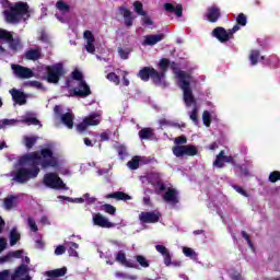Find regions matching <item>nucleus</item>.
<instances>
[{"mask_svg": "<svg viewBox=\"0 0 280 280\" xmlns=\"http://www.w3.org/2000/svg\"><path fill=\"white\" fill-rule=\"evenodd\" d=\"M106 79L109 82H113L116 86H119V84H121V79H119V75H117V73H115V72H109L106 75Z\"/></svg>", "mask_w": 280, "mask_h": 280, "instance_id": "nucleus-35", "label": "nucleus"}, {"mask_svg": "<svg viewBox=\"0 0 280 280\" xmlns=\"http://www.w3.org/2000/svg\"><path fill=\"white\" fill-rule=\"evenodd\" d=\"M135 10L137 12V14H140V16H145V11H143V3L136 1L133 3Z\"/></svg>", "mask_w": 280, "mask_h": 280, "instance_id": "nucleus-43", "label": "nucleus"}, {"mask_svg": "<svg viewBox=\"0 0 280 280\" xmlns=\"http://www.w3.org/2000/svg\"><path fill=\"white\" fill-rule=\"evenodd\" d=\"M83 198H85L88 205H95V201L97 200L95 197H91L89 192L84 194Z\"/></svg>", "mask_w": 280, "mask_h": 280, "instance_id": "nucleus-61", "label": "nucleus"}, {"mask_svg": "<svg viewBox=\"0 0 280 280\" xmlns=\"http://www.w3.org/2000/svg\"><path fill=\"white\" fill-rule=\"evenodd\" d=\"M72 80H77L78 82H84V74L80 70H74L71 73Z\"/></svg>", "mask_w": 280, "mask_h": 280, "instance_id": "nucleus-44", "label": "nucleus"}, {"mask_svg": "<svg viewBox=\"0 0 280 280\" xmlns=\"http://www.w3.org/2000/svg\"><path fill=\"white\" fill-rule=\"evenodd\" d=\"M191 121H194V124H198V107H194L190 115H189Z\"/></svg>", "mask_w": 280, "mask_h": 280, "instance_id": "nucleus-55", "label": "nucleus"}, {"mask_svg": "<svg viewBox=\"0 0 280 280\" xmlns=\"http://www.w3.org/2000/svg\"><path fill=\"white\" fill-rule=\"evenodd\" d=\"M85 50L89 54H95V42H86Z\"/></svg>", "mask_w": 280, "mask_h": 280, "instance_id": "nucleus-56", "label": "nucleus"}, {"mask_svg": "<svg viewBox=\"0 0 280 280\" xmlns=\"http://www.w3.org/2000/svg\"><path fill=\"white\" fill-rule=\"evenodd\" d=\"M175 143H176V145H185V143H187V137L179 136V137L175 138Z\"/></svg>", "mask_w": 280, "mask_h": 280, "instance_id": "nucleus-60", "label": "nucleus"}, {"mask_svg": "<svg viewBox=\"0 0 280 280\" xmlns=\"http://www.w3.org/2000/svg\"><path fill=\"white\" fill-rule=\"evenodd\" d=\"M36 141H38V137H25L24 138V145L27 150H32L34 145H36Z\"/></svg>", "mask_w": 280, "mask_h": 280, "instance_id": "nucleus-33", "label": "nucleus"}, {"mask_svg": "<svg viewBox=\"0 0 280 280\" xmlns=\"http://www.w3.org/2000/svg\"><path fill=\"white\" fill-rule=\"evenodd\" d=\"M116 261L124 265L126 262V253L118 252L116 255Z\"/></svg>", "mask_w": 280, "mask_h": 280, "instance_id": "nucleus-58", "label": "nucleus"}, {"mask_svg": "<svg viewBox=\"0 0 280 280\" xmlns=\"http://www.w3.org/2000/svg\"><path fill=\"white\" fill-rule=\"evenodd\" d=\"M27 224L33 233H36L38 231V225L36 224V221L34 220V218L28 217Z\"/></svg>", "mask_w": 280, "mask_h": 280, "instance_id": "nucleus-45", "label": "nucleus"}, {"mask_svg": "<svg viewBox=\"0 0 280 280\" xmlns=\"http://www.w3.org/2000/svg\"><path fill=\"white\" fill-rule=\"evenodd\" d=\"M280 180V171H273L269 174V183H278Z\"/></svg>", "mask_w": 280, "mask_h": 280, "instance_id": "nucleus-47", "label": "nucleus"}, {"mask_svg": "<svg viewBox=\"0 0 280 280\" xmlns=\"http://www.w3.org/2000/svg\"><path fill=\"white\" fill-rule=\"evenodd\" d=\"M241 235L247 242L249 248H252V250H255V245H253V241H250V235H248L246 231H242Z\"/></svg>", "mask_w": 280, "mask_h": 280, "instance_id": "nucleus-49", "label": "nucleus"}, {"mask_svg": "<svg viewBox=\"0 0 280 280\" xmlns=\"http://www.w3.org/2000/svg\"><path fill=\"white\" fill-rule=\"evenodd\" d=\"M42 159L44 160L42 161ZM19 163L20 165H28V167H31L18 168L14 175V182L21 185H24V183H27L31 178H36L38 174H40L39 165H42L43 170H47V167H58V160L54 158V151L49 148H44L40 152L35 151L25 154L20 159Z\"/></svg>", "mask_w": 280, "mask_h": 280, "instance_id": "nucleus-1", "label": "nucleus"}, {"mask_svg": "<svg viewBox=\"0 0 280 280\" xmlns=\"http://www.w3.org/2000/svg\"><path fill=\"white\" fill-rule=\"evenodd\" d=\"M232 187L237 191V194H241V196L248 198V192H246V190H244V188H242L241 186L235 185V184H232Z\"/></svg>", "mask_w": 280, "mask_h": 280, "instance_id": "nucleus-57", "label": "nucleus"}, {"mask_svg": "<svg viewBox=\"0 0 280 280\" xmlns=\"http://www.w3.org/2000/svg\"><path fill=\"white\" fill-rule=\"evenodd\" d=\"M69 248H68V254L70 257H78V248H80V245L78 243L74 242H70L68 244Z\"/></svg>", "mask_w": 280, "mask_h": 280, "instance_id": "nucleus-30", "label": "nucleus"}, {"mask_svg": "<svg viewBox=\"0 0 280 280\" xmlns=\"http://www.w3.org/2000/svg\"><path fill=\"white\" fill-rule=\"evenodd\" d=\"M11 68L14 75L20 80H30V78H34V71L27 67L21 65H12Z\"/></svg>", "mask_w": 280, "mask_h": 280, "instance_id": "nucleus-7", "label": "nucleus"}, {"mask_svg": "<svg viewBox=\"0 0 280 280\" xmlns=\"http://www.w3.org/2000/svg\"><path fill=\"white\" fill-rule=\"evenodd\" d=\"M83 38H85L86 43H95V35H93V32L85 31L83 33Z\"/></svg>", "mask_w": 280, "mask_h": 280, "instance_id": "nucleus-51", "label": "nucleus"}, {"mask_svg": "<svg viewBox=\"0 0 280 280\" xmlns=\"http://www.w3.org/2000/svg\"><path fill=\"white\" fill-rule=\"evenodd\" d=\"M14 202H16V197L13 195H10L4 199V209L10 211V209L14 208Z\"/></svg>", "mask_w": 280, "mask_h": 280, "instance_id": "nucleus-31", "label": "nucleus"}, {"mask_svg": "<svg viewBox=\"0 0 280 280\" xmlns=\"http://www.w3.org/2000/svg\"><path fill=\"white\" fill-rule=\"evenodd\" d=\"M248 23V18H246V14L240 13L236 16V24L237 27H246V24Z\"/></svg>", "mask_w": 280, "mask_h": 280, "instance_id": "nucleus-32", "label": "nucleus"}, {"mask_svg": "<svg viewBox=\"0 0 280 280\" xmlns=\"http://www.w3.org/2000/svg\"><path fill=\"white\" fill-rule=\"evenodd\" d=\"M118 54L122 60H128V57L130 56V49H124L121 47L118 48Z\"/></svg>", "mask_w": 280, "mask_h": 280, "instance_id": "nucleus-50", "label": "nucleus"}, {"mask_svg": "<svg viewBox=\"0 0 280 280\" xmlns=\"http://www.w3.org/2000/svg\"><path fill=\"white\" fill-rule=\"evenodd\" d=\"M23 121L27 124V126H38V124H40V120L36 117H27Z\"/></svg>", "mask_w": 280, "mask_h": 280, "instance_id": "nucleus-48", "label": "nucleus"}, {"mask_svg": "<svg viewBox=\"0 0 280 280\" xmlns=\"http://www.w3.org/2000/svg\"><path fill=\"white\" fill-rule=\"evenodd\" d=\"M28 272H30V267H27V265L25 264H22L11 275L12 280L21 279V277H25V275H28Z\"/></svg>", "mask_w": 280, "mask_h": 280, "instance_id": "nucleus-19", "label": "nucleus"}, {"mask_svg": "<svg viewBox=\"0 0 280 280\" xmlns=\"http://www.w3.org/2000/svg\"><path fill=\"white\" fill-rule=\"evenodd\" d=\"M91 93V86L86 84V81H80L78 86L73 89L74 97H89Z\"/></svg>", "mask_w": 280, "mask_h": 280, "instance_id": "nucleus-13", "label": "nucleus"}, {"mask_svg": "<svg viewBox=\"0 0 280 280\" xmlns=\"http://www.w3.org/2000/svg\"><path fill=\"white\" fill-rule=\"evenodd\" d=\"M47 71V82L49 84H58L60 82V79L67 73L65 70V66L60 62L55 63L52 66L46 67Z\"/></svg>", "mask_w": 280, "mask_h": 280, "instance_id": "nucleus-5", "label": "nucleus"}, {"mask_svg": "<svg viewBox=\"0 0 280 280\" xmlns=\"http://www.w3.org/2000/svg\"><path fill=\"white\" fill-rule=\"evenodd\" d=\"M149 180L152 185H156L161 180V173H150Z\"/></svg>", "mask_w": 280, "mask_h": 280, "instance_id": "nucleus-42", "label": "nucleus"}, {"mask_svg": "<svg viewBox=\"0 0 280 280\" xmlns=\"http://www.w3.org/2000/svg\"><path fill=\"white\" fill-rule=\"evenodd\" d=\"M0 280H12V276L10 275L9 269L0 271Z\"/></svg>", "mask_w": 280, "mask_h": 280, "instance_id": "nucleus-54", "label": "nucleus"}, {"mask_svg": "<svg viewBox=\"0 0 280 280\" xmlns=\"http://www.w3.org/2000/svg\"><path fill=\"white\" fill-rule=\"evenodd\" d=\"M213 38H217L219 43H229V34H226V28L222 26H217L212 31Z\"/></svg>", "mask_w": 280, "mask_h": 280, "instance_id": "nucleus-16", "label": "nucleus"}, {"mask_svg": "<svg viewBox=\"0 0 280 280\" xmlns=\"http://www.w3.org/2000/svg\"><path fill=\"white\" fill-rule=\"evenodd\" d=\"M117 152H118V155L120 156V159H124V155L126 154V147H124V145L118 147Z\"/></svg>", "mask_w": 280, "mask_h": 280, "instance_id": "nucleus-64", "label": "nucleus"}, {"mask_svg": "<svg viewBox=\"0 0 280 280\" xmlns=\"http://www.w3.org/2000/svg\"><path fill=\"white\" fill-rule=\"evenodd\" d=\"M121 77H122V85L124 86H130V80L128 79V71L120 70Z\"/></svg>", "mask_w": 280, "mask_h": 280, "instance_id": "nucleus-53", "label": "nucleus"}, {"mask_svg": "<svg viewBox=\"0 0 280 280\" xmlns=\"http://www.w3.org/2000/svg\"><path fill=\"white\" fill-rule=\"evenodd\" d=\"M259 58H260V60H264L266 57L261 56L259 50H252L250 51L249 60H250L252 67H255V65H257V62H259Z\"/></svg>", "mask_w": 280, "mask_h": 280, "instance_id": "nucleus-28", "label": "nucleus"}, {"mask_svg": "<svg viewBox=\"0 0 280 280\" xmlns=\"http://www.w3.org/2000/svg\"><path fill=\"white\" fill-rule=\"evenodd\" d=\"M198 154V148L196 145H185V155L186 156H196Z\"/></svg>", "mask_w": 280, "mask_h": 280, "instance_id": "nucleus-37", "label": "nucleus"}, {"mask_svg": "<svg viewBox=\"0 0 280 280\" xmlns=\"http://www.w3.org/2000/svg\"><path fill=\"white\" fill-rule=\"evenodd\" d=\"M183 253L186 257H194V255H196V252H194L190 247H184Z\"/></svg>", "mask_w": 280, "mask_h": 280, "instance_id": "nucleus-62", "label": "nucleus"}, {"mask_svg": "<svg viewBox=\"0 0 280 280\" xmlns=\"http://www.w3.org/2000/svg\"><path fill=\"white\" fill-rule=\"evenodd\" d=\"M93 224L94 226H100L101 229H113L115 223L109 222L106 217L102 213H96L93 215Z\"/></svg>", "mask_w": 280, "mask_h": 280, "instance_id": "nucleus-14", "label": "nucleus"}, {"mask_svg": "<svg viewBox=\"0 0 280 280\" xmlns=\"http://www.w3.org/2000/svg\"><path fill=\"white\" fill-rule=\"evenodd\" d=\"M155 250L162 255L165 266H180V261L172 262V254L170 253V249L165 247V245H155Z\"/></svg>", "mask_w": 280, "mask_h": 280, "instance_id": "nucleus-10", "label": "nucleus"}, {"mask_svg": "<svg viewBox=\"0 0 280 280\" xmlns=\"http://www.w3.org/2000/svg\"><path fill=\"white\" fill-rule=\"evenodd\" d=\"M178 190L176 188H167L165 194L163 195L164 202H167L168 205H172L173 207H176L178 202H180V199L178 198Z\"/></svg>", "mask_w": 280, "mask_h": 280, "instance_id": "nucleus-11", "label": "nucleus"}, {"mask_svg": "<svg viewBox=\"0 0 280 280\" xmlns=\"http://www.w3.org/2000/svg\"><path fill=\"white\" fill-rule=\"evenodd\" d=\"M241 27L237 26V25H234L232 28L226 31V34H228V40H231V38H233V35L236 33V32H240Z\"/></svg>", "mask_w": 280, "mask_h": 280, "instance_id": "nucleus-52", "label": "nucleus"}, {"mask_svg": "<svg viewBox=\"0 0 280 280\" xmlns=\"http://www.w3.org/2000/svg\"><path fill=\"white\" fill-rule=\"evenodd\" d=\"M43 51V48L36 47L35 49H30L25 52L26 60H33V62H36V60H40V54Z\"/></svg>", "mask_w": 280, "mask_h": 280, "instance_id": "nucleus-21", "label": "nucleus"}, {"mask_svg": "<svg viewBox=\"0 0 280 280\" xmlns=\"http://www.w3.org/2000/svg\"><path fill=\"white\" fill-rule=\"evenodd\" d=\"M171 61L167 58H162L159 62V69H161L162 73H165L167 69H170Z\"/></svg>", "mask_w": 280, "mask_h": 280, "instance_id": "nucleus-40", "label": "nucleus"}, {"mask_svg": "<svg viewBox=\"0 0 280 280\" xmlns=\"http://www.w3.org/2000/svg\"><path fill=\"white\" fill-rule=\"evenodd\" d=\"M139 138L143 141L147 139H152L154 137V129L150 127L142 128L139 132Z\"/></svg>", "mask_w": 280, "mask_h": 280, "instance_id": "nucleus-26", "label": "nucleus"}, {"mask_svg": "<svg viewBox=\"0 0 280 280\" xmlns=\"http://www.w3.org/2000/svg\"><path fill=\"white\" fill-rule=\"evenodd\" d=\"M56 9L61 12V14H69L71 12V5L67 4V2L59 0L56 2Z\"/></svg>", "mask_w": 280, "mask_h": 280, "instance_id": "nucleus-29", "label": "nucleus"}, {"mask_svg": "<svg viewBox=\"0 0 280 280\" xmlns=\"http://www.w3.org/2000/svg\"><path fill=\"white\" fill-rule=\"evenodd\" d=\"M165 38L164 34L156 35H147L144 36L143 45H149L150 47L156 45V43H161Z\"/></svg>", "mask_w": 280, "mask_h": 280, "instance_id": "nucleus-17", "label": "nucleus"}, {"mask_svg": "<svg viewBox=\"0 0 280 280\" xmlns=\"http://www.w3.org/2000/svg\"><path fill=\"white\" fill-rule=\"evenodd\" d=\"M165 12H168L170 14H175L178 18L183 16V4H177L174 7L173 3H165L164 4Z\"/></svg>", "mask_w": 280, "mask_h": 280, "instance_id": "nucleus-18", "label": "nucleus"}, {"mask_svg": "<svg viewBox=\"0 0 280 280\" xmlns=\"http://www.w3.org/2000/svg\"><path fill=\"white\" fill-rule=\"evenodd\" d=\"M9 257H10V259H22L23 258V249L9 252Z\"/></svg>", "mask_w": 280, "mask_h": 280, "instance_id": "nucleus-46", "label": "nucleus"}, {"mask_svg": "<svg viewBox=\"0 0 280 280\" xmlns=\"http://www.w3.org/2000/svg\"><path fill=\"white\" fill-rule=\"evenodd\" d=\"M86 128H89V125L85 119H83V121L77 126L78 132H84L86 131Z\"/></svg>", "mask_w": 280, "mask_h": 280, "instance_id": "nucleus-59", "label": "nucleus"}, {"mask_svg": "<svg viewBox=\"0 0 280 280\" xmlns=\"http://www.w3.org/2000/svg\"><path fill=\"white\" fill-rule=\"evenodd\" d=\"M173 154L177 159H180V156H185V145H175V147H173Z\"/></svg>", "mask_w": 280, "mask_h": 280, "instance_id": "nucleus-38", "label": "nucleus"}, {"mask_svg": "<svg viewBox=\"0 0 280 280\" xmlns=\"http://www.w3.org/2000/svg\"><path fill=\"white\" fill-rule=\"evenodd\" d=\"M9 93L13 102L19 104V106H25V104H27V94H25V92L13 88L9 91Z\"/></svg>", "mask_w": 280, "mask_h": 280, "instance_id": "nucleus-12", "label": "nucleus"}, {"mask_svg": "<svg viewBox=\"0 0 280 280\" xmlns=\"http://www.w3.org/2000/svg\"><path fill=\"white\" fill-rule=\"evenodd\" d=\"M65 275H67L66 267L46 271V276L50 279H58V277H65Z\"/></svg>", "mask_w": 280, "mask_h": 280, "instance_id": "nucleus-24", "label": "nucleus"}, {"mask_svg": "<svg viewBox=\"0 0 280 280\" xmlns=\"http://www.w3.org/2000/svg\"><path fill=\"white\" fill-rule=\"evenodd\" d=\"M65 253H67V247L62 245L57 246L55 249V255H65Z\"/></svg>", "mask_w": 280, "mask_h": 280, "instance_id": "nucleus-63", "label": "nucleus"}, {"mask_svg": "<svg viewBox=\"0 0 280 280\" xmlns=\"http://www.w3.org/2000/svg\"><path fill=\"white\" fill-rule=\"evenodd\" d=\"M120 12L125 19L126 27H132V12H130V10L126 9V7H121Z\"/></svg>", "mask_w": 280, "mask_h": 280, "instance_id": "nucleus-23", "label": "nucleus"}, {"mask_svg": "<svg viewBox=\"0 0 280 280\" xmlns=\"http://www.w3.org/2000/svg\"><path fill=\"white\" fill-rule=\"evenodd\" d=\"M106 198L108 200L114 199V200H122L126 202L127 200H132V197L124 191H115L112 194H107Z\"/></svg>", "mask_w": 280, "mask_h": 280, "instance_id": "nucleus-20", "label": "nucleus"}, {"mask_svg": "<svg viewBox=\"0 0 280 280\" xmlns=\"http://www.w3.org/2000/svg\"><path fill=\"white\" fill-rule=\"evenodd\" d=\"M137 75L142 82H150L151 79L156 86H163V81L165 80V72H159L153 67H143Z\"/></svg>", "mask_w": 280, "mask_h": 280, "instance_id": "nucleus-4", "label": "nucleus"}, {"mask_svg": "<svg viewBox=\"0 0 280 280\" xmlns=\"http://www.w3.org/2000/svg\"><path fill=\"white\" fill-rule=\"evenodd\" d=\"M100 114L98 113H92L90 114V116L85 117V124H88V126H100Z\"/></svg>", "mask_w": 280, "mask_h": 280, "instance_id": "nucleus-27", "label": "nucleus"}, {"mask_svg": "<svg viewBox=\"0 0 280 280\" xmlns=\"http://www.w3.org/2000/svg\"><path fill=\"white\" fill-rule=\"evenodd\" d=\"M202 121L203 126H206L207 128L211 126V113H209V110H205L202 113Z\"/></svg>", "mask_w": 280, "mask_h": 280, "instance_id": "nucleus-41", "label": "nucleus"}, {"mask_svg": "<svg viewBox=\"0 0 280 280\" xmlns=\"http://www.w3.org/2000/svg\"><path fill=\"white\" fill-rule=\"evenodd\" d=\"M0 40L9 43L13 51H19V49H21V40L14 39V36L3 28H0Z\"/></svg>", "mask_w": 280, "mask_h": 280, "instance_id": "nucleus-8", "label": "nucleus"}, {"mask_svg": "<svg viewBox=\"0 0 280 280\" xmlns=\"http://www.w3.org/2000/svg\"><path fill=\"white\" fill-rule=\"evenodd\" d=\"M44 185L49 189H67V184L56 173H47L44 176Z\"/></svg>", "mask_w": 280, "mask_h": 280, "instance_id": "nucleus-6", "label": "nucleus"}, {"mask_svg": "<svg viewBox=\"0 0 280 280\" xmlns=\"http://www.w3.org/2000/svg\"><path fill=\"white\" fill-rule=\"evenodd\" d=\"M61 122L71 130V128H73V114L68 112L61 115Z\"/></svg>", "mask_w": 280, "mask_h": 280, "instance_id": "nucleus-25", "label": "nucleus"}, {"mask_svg": "<svg viewBox=\"0 0 280 280\" xmlns=\"http://www.w3.org/2000/svg\"><path fill=\"white\" fill-rule=\"evenodd\" d=\"M136 261L141 266V268H150V261H148V258L143 255H137L135 256Z\"/></svg>", "mask_w": 280, "mask_h": 280, "instance_id": "nucleus-34", "label": "nucleus"}, {"mask_svg": "<svg viewBox=\"0 0 280 280\" xmlns=\"http://www.w3.org/2000/svg\"><path fill=\"white\" fill-rule=\"evenodd\" d=\"M7 23H21V19L24 16V21L30 19V4L27 2H15L13 7H10L3 12Z\"/></svg>", "mask_w": 280, "mask_h": 280, "instance_id": "nucleus-3", "label": "nucleus"}, {"mask_svg": "<svg viewBox=\"0 0 280 280\" xmlns=\"http://www.w3.org/2000/svg\"><path fill=\"white\" fill-rule=\"evenodd\" d=\"M141 161V158L133 156L132 160H130L127 165L129 170H139V163Z\"/></svg>", "mask_w": 280, "mask_h": 280, "instance_id": "nucleus-39", "label": "nucleus"}, {"mask_svg": "<svg viewBox=\"0 0 280 280\" xmlns=\"http://www.w3.org/2000/svg\"><path fill=\"white\" fill-rule=\"evenodd\" d=\"M139 220L142 224H156V222L161 220V212L159 211L141 212L139 214Z\"/></svg>", "mask_w": 280, "mask_h": 280, "instance_id": "nucleus-9", "label": "nucleus"}, {"mask_svg": "<svg viewBox=\"0 0 280 280\" xmlns=\"http://www.w3.org/2000/svg\"><path fill=\"white\" fill-rule=\"evenodd\" d=\"M102 211L108 213L109 215H115L117 213V208L110 203H105L101 207Z\"/></svg>", "mask_w": 280, "mask_h": 280, "instance_id": "nucleus-36", "label": "nucleus"}, {"mask_svg": "<svg viewBox=\"0 0 280 280\" xmlns=\"http://www.w3.org/2000/svg\"><path fill=\"white\" fill-rule=\"evenodd\" d=\"M10 240V246H16L19 242H21V233H19V230L16 228H12L9 234Z\"/></svg>", "mask_w": 280, "mask_h": 280, "instance_id": "nucleus-22", "label": "nucleus"}, {"mask_svg": "<svg viewBox=\"0 0 280 280\" xmlns=\"http://www.w3.org/2000/svg\"><path fill=\"white\" fill-rule=\"evenodd\" d=\"M170 67L177 80H179V88L183 91V100L185 105L189 108L191 106H196V96H194V91H191V73H187L180 69H178V63L176 61H172Z\"/></svg>", "mask_w": 280, "mask_h": 280, "instance_id": "nucleus-2", "label": "nucleus"}, {"mask_svg": "<svg viewBox=\"0 0 280 280\" xmlns=\"http://www.w3.org/2000/svg\"><path fill=\"white\" fill-rule=\"evenodd\" d=\"M222 18V10L218 5L208 8L207 19L209 23H218Z\"/></svg>", "mask_w": 280, "mask_h": 280, "instance_id": "nucleus-15", "label": "nucleus"}]
</instances>
